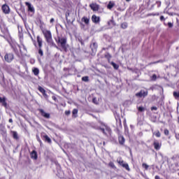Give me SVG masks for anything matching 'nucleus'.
Wrapping results in <instances>:
<instances>
[{
    "instance_id": "1",
    "label": "nucleus",
    "mask_w": 179,
    "mask_h": 179,
    "mask_svg": "<svg viewBox=\"0 0 179 179\" xmlns=\"http://www.w3.org/2000/svg\"><path fill=\"white\" fill-rule=\"evenodd\" d=\"M43 34L44 35V37L49 44H53L52 43V35L51 34V31H48L47 29L43 30Z\"/></svg>"
},
{
    "instance_id": "2",
    "label": "nucleus",
    "mask_w": 179,
    "mask_h": 179,
    "mask_svg": "<svg viewBox=\"0 0 179 179\" xmlns=\"http://www.w3.org/2000/svg\"><path fill=\"white\" fill-rule=\"evenodd\" d=\"M56 41L58 44H60L62 48H63V50H64V51H66V49L68 48V45H66V38L58 37L57 40H56Z\"/></svg>"
},
{
    "instance_id": "3",
    "label": "nucleus",
    "mask_w": 179,
    "mask_h": 179,
    "mask_svg": "<svg viewBox=\"0 0 179 179\" xmlns=\"http://www.w3.org/2000/svg\"><path fill=\"white\" fill-rule=\"evenodd\" d=\"M117 163H118V164H120V166H122V167H123L124 169H126L127 171H129L131 170L129 169V166L128 165V164L125 163L122 159V158L121 157L117 158Z\"/></svg>"
},
{
    "instance_id": "4",
    "label": "nucleus",
    "mask_w": 179,
    "mask_h": 179,
    "mask_svg": "<svg viewBox=\"0 0 179 179\" xmlns=\"http://www.w3.org/2000/svg\"><path fill=\"white\" fill-rule=\"evenodd\" d=\"M1 10L5 15H9L10 13V8L7 4H3L1 7Z\"/></svg>"
},
{
    "instance_id": "5",
    "label": "nucleus",
    "mask_w": 179,
    "mask_h": 179,
    "mask_svg": "<svg viewBox=\"0 0 179 179\" xmlns=\"http://www.w3.org/2000/svg\"><path fill=\"white\" fill-rule=\"evenodd\" d=\"M4 59L6 62H12L13 61V54L9 53L4 56Z\"/></svg>"
},
{
    "instance_id": "6",
    "label": "nucleus",
    "mask_w": 179,
    "mask_h": 179,
    "mask_svg": "<svg viewBox=\"0 0 179 179\" xmlns=\"http://www.w3.org/2000/svg\"><path fill=\"white\" fill-rule=\"evenodd\" d=\"M137 97H146L148 96V90H141L140 92L136 94Z\"/></svg>"
},
{
    "instance_id": "7",
    "label": "nucleus",
    "mask_w": 179,
    "mask_h": 179,
    "mask_svg": "<svg viewBox=\"0 0 179 179\" xmlns=\"http://www.w3.org/2000/svg\"><path fill=\"white\" fill-rule=\"evenodd\" d=\"M18 48H20V51L22 55H26V54H27V49L24 45H18Z\"/></svg>"
},
{
    "instance_id": "8",
    "label": "nucleus",
    "mask_w": 179,
    "mask_h": 179,
    "mask_svg": "<svg viewBox=\"0 0 179 179\" xmlns=\"http://www.w3.org/2000/svg\"><path fill=\"white\" fill-rule=\"evenodd\" d=\"M38 90L42 93L43 96L45 97V99H48V95L45 93V90L42 87H38Z\"/></svg>"
},
{
    "instance_id": "9",
    "label": "nucleus",
    "mask_w": 179,
    "mask_h": 179,
    "mask_svg": "<svg viewBox=\"0 0 179 179\" xmlns=\"http://www.w3.org/2000/svg\"><path fill=\"white\" fill-rule=\"evenodd\" d=\"M90 7L91 8V9L92 10H94V12H97V10H99V5H97L96 3H91L90 5Z\"/></svg>"
},
{
    "instance_id": "10",
    "label": "nucleus",
    "mask_w": 179,
    "mask_h": 179,
    "mask_svg": "<svg viewBox=\"0 0 179 179\" xmlns=\"http://www.w3.org/2000/svg\"><path fill=\"white\" fill-rule=\"evenodd\" d=\"M92 20L94 23H100V17L93 15L92 17Z\"/></svg>"
},
{
    "instance_id": "11",
    "label": "nucleus",
    "mask_w": 179,
    "mask_h": 179,
    "mask_svg": "<svg viewBox=\"0 0 179 179\" xmlns=\"http://www.w3.org/2000/svg\"><path fill=\"white\" fill-rule=\"evenodd\" d=\"M154 147L156 150H159L160 148H162V144L159 143L158 141H154Z\"/></svg>"
},
{
    "instance_id": "12",
    "label": "nucleus",
    "mask_w": 179,
    "mask_h": 179,
    "mask_svg": "<svg viewBox=\"0 0 179 179\" xmlns=\"http://www.w3.org/2000/svg\"><path fill=\"white\" fill-rule=\"evenodd\" d=\"M40 113H41V114L43 117H45V118H49L50 117V114L45 113L43 109L40 110Z\"/></svg>"
},
{
    "instance_id": "13",
    "label": "nucleus",
    "mask_w": 179,
    "mask_h": 179,
    "mask_svg": "<svg viewBox=\"0 0 179 179\" xmlns=\"http://www.w3.org/2000/svg\"><path fill=\"white\" fill-rule=\"evenodd\" d=\"M31 157L34 159V160H37V152H36V150H33L31 152Z\"/></svg>"
},
{
    "instance_id": "14",
    "label": "nucleus",
    "mask_w": 179,
    "mask_h": 179,
    "mask_svg": "<svg viewBox=\"0 0 179 179\" xmlns=\"http://www.w3.org/2000/svg\"><path fill=\"white\" fill-rule=\"evenodd\" d=\"M27 6H28V9L30 12H34V8L31 6V4L29 2H26Z\"/></svg>"
},
{
    "instance_id": "15",
    "label": "nucleus",
    "mask_w": 179,
    "mask_h": 179,
    "mask_svg": "<svg viewBox=\"0 0 179 179\" xmlns=\"http://www.w3.org/2000/svg\"><path fill=\"white\" fill-rule=\"evenodd\" d=\"M37 43L40 47V48H41L42 45H43V40L41 39V38H40V36H37Z\"/></svg>"
},
{
    "instance_id": "16",
    "label": "nucleus",
    "mask_w": 179,
    "mask_h": 179,
    "mask_svg": "<svg viewBox=\"0 0 179 179\" xmlns=\"http://www.w3.org/2000/svg\"><path fill=\"white\" fill-rule=\"evenodd\" d=\"M0 103H1L3 106L6 107V99H5V97H0Z\"/></svg>"
},
{
    "instance_id": "17",
    "label": "nucleus",
    "mask_w": 179,
    "mask_h": 179,
    "mask_svg": "<svg viewBox=\"0 0 179 179\" xmlns=\"http://www.w3.org/2000/svg\"><path fill=\"white\" fill-rule=\"evenodd\" d=\"M115 3L113 1H110L108 4V9H113Z\"/></svg>"
},
{
    "instance_id": "18",
    "label": "nucleus",
    "mask_w": 179,
    "mask_h": 179,
    "mask_svg": "<svg viewBox=\"0 0 179 179\" xmlns=\"http://www.w3.org/2000/svg\"><path fill=\"white\" fill-rule=\"evenodd\" d=\"M82 22H84L85 24H89L90 20L89 18L84 17L82 18Z\"/></svg>"
},
{
    "instance_id": "19",
    "label": "nucleus",
    "mask_w": 179,
    "mask_h": 179,
    "mask_svg": "<svg viewBox=\"0 0 179 179\" xmlns=\"http://www.w3.org/2000/svg\"><path fill=\"white\" fill-rule=\"evenodd\" d=\"M119 142H120V145H124V143L125 142V139L122 136H120Z\"/></svg>"
},
{
    "instance_id": "20",
    "label": "nucleus",
    "mask_w": 179,
    "mask_h": 179,
    "mask_svg": "<svg viewBox=\"0 0 179 179\" xmlns=\"http://www.w3.org/2000/svg\"><path fill=\"white\" fill-rule=\"evenodd\" d=\"M33 72H34V74L35 75V76H37V75H38V73H40V71H39L38 69H37V68L34 69Z\"/></svg>"
},
{
    "instance_id": "21",
    "label": "nucleus",
    "mask_w": 179,
    "mask_h": 179,
    "mask_svg": "<svg viewBox=\"0 0 179 179\" xmlns=\"http://www.w3.org/2000/svg\"><path fill=\"white\" fill-rule=\"evenodd\" d=\"M153 135H155V136H157V138H160V136H162V134H160V131H159L153 132Z\"/></svg>"
},
{
    "instance_id": "22",
    "label": "nucleus",
    "mask_w": 179,
    "mask_h": 179,
    "mask_svg": "<svg viewBox=\"0 0 179 179\" xmlns=\"http://www.w3.org/2000/svg\"><path fill=\"white\" fill-rule=\"evenodd\" d=\"M43 138H44V139H45L47 142H48V143H51V138H50V137H48V136L45 135V136H43Z\"/></svg>"
},
{
    "instance_id": "23",
    "label": "nucleus",
    "mask_w": 179,
    "mask_h": 179,
    "mask_svg": "<svg viewBox=\"0 0 179 179\" xmlns=\"http://www.w3.org/2000/svg\"><path fill=\"white\" fill-rule=\"evenodd\" d=\"M111 65L113 66L114 69H118L119 68V66L117 64L114 63V62H111Z\"/></svg>"
},
{
    "instance_id": "24",
    "label": "nucleus",
    "mask_w": 179,
    "mask_h": 179,
    "mask_svg": "<svg viewBox=\"0 0 179 179\" xmlns=\"http://www.w3.org/2000/svg\"><path fill=\"white\" fill-rule=\"evenodd\" d=\"M121 27L122 29H127V27H128V24L127 22L122 23Z\"/></svg>"
},
{
    "instance_id": "25",
    "label": "nucleus",
    "mask_w": 179,
    "mask_h": 179,
    "mask_svg": "<svg viewBox=\"0 0 179 179\" xmlns=\"http://www.w3.org/2000/svg\"><path fill=\"white\" fill-rule=\"evenodd\" d=\"M13 136L14 139H17L18 138V137H17V132L13 131Z\"/></svg>"
},
{
    "instance_id": "26",
    "label": "nucleus",
    "mask_w": 179,
    "mask_h": 179,
    "mask_svg": "<svg viewBox=\"0 0 179 179\" xmlns=\"http://www.w3.org/2000/svg\"><path fill=\"white\" fill-rule=\"evenodd\" d=\"M138 111H140L141 113L145 111V108L143 106H140L138 108Z\"/></svg>"
},
{
    "instance_id": "27",
    "label": "nucleus",
    "mask_w": 179,
    "mask_h": 179,
    "mask_svg": "<svg viewBox=\"0 0 179 179\" xmlns=\"http://www.w3.org/2000/svg\"><path fill=\"white\" fill-rule=\"evenodd\" d=\"M76 114H78V109L73 110V116L76 117Z\"/></svg>"
},
{
    "instance_id": "28",
    "label": "nucleus",
    "mask_w": 179,
    "mask_h": 179,
    "mask_svg": "<svg viewBox=\"0 0 179 179\" xmlns=\"http://www.w3.org/2000/svg\"><path fill=\"white\" fill-rule=\"evenodd\" d=\"M82 80H83L84 82H87L89 80V77L84 76L82 78Z\"/></svg>"
},
{
    "instance_id": "29",
    "label": "nucleus",
    "mask_w": 179,
    "mask_h": 179,
    "mask_svg": "<svg viewBox=\"0 0 179 179\" xmlns=\"http://www.w3.org/2000/svg\"><path fill=\"white\" fill-rule=\"evenodd\" d=\"M109 166H110V167H111L112 169H115V165L113 162H110V163H109Z\"/></svg>"
},
{
    "instance_id": "30",
    "label": "nucleus",
    "mask_w": 179,
    "mask_h": 179,
    "mask_svg": "<svg viewBox=\"0 0 179 179\" xmlns=\"http://www.w3.org/2000/svg\"><path fill=\"white\" fill-rule=\"evenodd\" d=\"M143 167L145 169V170H148V169H149V165L146 164H143Z\"/></svg>"
},
{
    "instance_id": "31",
    "label": "nucleus",
    "mask_w": 179,
    "mask_h": 179,
    "mask_svg": "<svg viewBox=\"0 0 179 179\" xmlns=\"http://www.w3.org/2000/svg\"><path fill=\"white\" fill-rule=\"evenodd\" d=\"M173 96H174V97H179V92H173Z\"/></svg>"
},
{
    "instance_id": "32",
    "label": "nucleus",
    "mask_w": 179,
    "mask_h": 179,
    "mask_svg": "<svg viewBox=\"0 0 179 179\" xmlns=\"http://www.w3.org/2000/svg\"><path fill=\"white\" fill-rule=\"evenodd\" d=\"M3 129H5V126L3 124H0V130L3 131Z\"/></svg>"
},
{
    "instance_id": "33",
    "label": "nucleus",
    "mask_w": 179,
    "mask_h": 179,
    "mask_svg": "<svg viewBox=\"0 0 179 179\" xmlns=\"http://www.w3.org/2000/svg\"><path fill=\"white\" fill-rule=\"evenodd\" d=\"M164 135H169V130L167 129H164Z\"/></svg>"
},
{
    "instance_id": "34",
    "label": "nucleus",
    "mask_w": 179,
    "mask_h": 179,
    "mask_svg": "<svg viewBox=\"0 0 179 179\" xmlns=\"http://www.w3.org/2000/svg\"><path fill=\"white\" fill-rule=\"evenodd\" d=\"M108 26H110V24H114V21L110 20V21L108 22Z\"/></svg>"
},
{
    "instance_id": "35",
    "label": "nucleus",
    "mask_w": 179,
    "mask_h": 179,
    "mask_svg": "<svg viewBox=\"0 0 179 179\" xmlns=\"http://www.w3.org/2000/svg\"><path fill=\"white\" fill-rule=\"evenodd\" d=\"M38 54H39L41 57H43V50H42L41 49H39V50H38Z\"/></svg>"
},
{
    "instance_id": "36",
    "label": "nucleus",
    "mask_w": 179,
    "mask_h": 179,
    "mask_svg": "<svg viewBox=\"0 0 179 179\" xmlns=\"http://www.w3.org/2000/svg\"><path fill=\"white\" fill-rule=\"evenodd\" d=\"M151 110H152V111H153V110H154L155 111H156V110H157V107L153 106V107L151 108Z\"/></svg>"
},
{
    "instance_id": "37",
    "label": "nucleus",
    "mask_w": 179,
    "mask_h": 179,
    "mask_svg": "<svg viewBox=\"0 0 179 179\" xmlns=\"http://www.w3.org/2000/svg\"><path fill=\"white\" fill-rule=\"evenodd\" d=\"M65 114H66V115H69V114H71V111H69V110H66V111H65Z\"/></svg>"
},
{
    "instance_id": "38",
    "label": "nucleus",
    "mask_w": 179,
    "mask_h": 179,
    "mask_svg": "<svg viewBox=\"0 0 179 179\" xmlns=\"http://www.w3.org/2000/svg\"><path fill=\"white\" fill-rule=\"evenodd\" d=\"M157 78V76H156V74H154L153 76H152V79L154 80H156V78Z\"/></svg>"
},
{
    "instance_id": "39",
    "label": "nucleus",
    "mask_w": 179,
    "mask_h": 179,
    "mask_svg": "<svg viewBox=\"0 0 179 179\" xmlns=\"http://www.w3.org/2000/svg\"><path fill=\"white\" fill-rule=\"evenodd\" d=\"M168 26H169V27H173V23L169 22Z\"/></svg>"
},
{
    "instance_id": "40",
    "label": "nucleus",
    "mask_w": 179,
    "mask_h": 179,
    "mask_svg": "<svg viewBox=\"0 0 179 179\" xmlns=\"http://www.w3.org/2000/svg\"><path fill=\"white\" fill-rule=\"evenodd\" d=\"M160 20H164V16H163V15L161 16V17H160Z\"/></svg>"
},
{
    "instance_id": "41",
    "label": "nucleus",
    "mask_w": 179,
    "mask_h": 179,
    "mask_svg": "<svg viewBox=\"0 0 179 179\" xmlns=\"http://www.w3.org/2000/svg\"><path fill=\"white\" fill-rule=\"evenodd\" d=\"M101 131L103 132V134H106V130L104 129H101Z\"/></svg>"
},
{
    "instance_id": "42",
    "label": "nucleus",
    "mask_w": 179,
    "mask_h": 179,
    "mask_svg": "<svg viewBox=\"0 0 179 179\" xmlns=\"http://www.w3.org/2000/svg\"><path fill=\"white\" fill-rule=\"evenodd\" d=\"M50 23H54V18L50 19Z\"/></svg>"
},
{
    "instance_id": "43",
    "label": "nucleus",
    "mask_w": 179,
    "mask_h": 179,
    "mask_svg": "<svg viewBox=\"0 0 179 179\" xmlns=\"http://www.w3.org/2000/svg\"><path fill=\"white\" fill-rule=\"evenodd\" d=\"M52 100H55V101L57 100V98L55 96H52Z\"/></svg>"
},
{
    "instance_id": "44",
    "label": "nucleus",
    "mask_w": 179,
    "mask_h": 179,
    "mask_svg": "<svg viewBox=\"0 0 179 179\" xmlns=\"http://www.w3.org/2000/svg\"><path fill=\"white\" fill-rule=\"evenodd\" d=\"M152 16H156V15H157V16H159V13H157V14H151Z\"/></svg>"
},
{
    "instance_id": "45",
    "label": "nucleus",
    "mask_w": 179,
    "mask_h": 179,
    "mask_svg": "<svg viewBox=\"0 0 179 179\" xmlns=\"http://www.w3.org/2000/svg\"><path fill=\"white\" fill-rule=\"evenodd\" d=\"M8 122H13V120L12 119H9Z\"/></svg>"
},
{
    "instance_id": "46",
    "label": "nucleus",
    "mask_w": 179,
    "mask_h": 179,
    "mask_svg": "<svg viewBox=\"0 0 179 179\" xmlns=\"http://www.w3.org/2000/svg\"><path fill=\"white\" fill-rule=\"evenodd\" d=\"M106 131H108V132H110V128L106 127Z\"/></svg>"
},
{
    "instance_id": "47",
    "label": "nucleus",
    "mask_w": 179,
    "mask_h": 179,
    "mask_svg": "<svg viewBox=\"0 0 179 179\" xmlns=\"http://www.w3.org/2000/svg\"><path fill=\"white\" fill-rule=\"evenodd\" d=\"M155 179H160V177H159L158 176H156Z\"/></svg>"
},
{
    "instance_id": "48",
    "label": "nucleus",
    "mask_w": 179,
    "mask_h": 179,
    "mask_svg": "<svg viewBox=\"0 0 179 179\" xmlns=\"http://www.w3.org/2000/svg\"><path fill=\"white\" fill-rule=\"evenodd\" d=\"M92 101H93V103H96V99L95 98H94Z\"/></svg>"
},
{
    "instance_id": "49",
    "label": "nucleus",
    "mask_w": 179,
    "mask_h": 179,
    "mask_svg": "<svg viewBox=\"0 0 179 179\" xmlns=\"http://www.w3.org/2000/svg\"><path fill=\"white\" fill-rule=\"evenodd\" d=\"M129 1H131V0H126L127 2H129Z\"/></svg>"
},
{
    "instance_id": "50",
    "label": "nucleus",
    "mask_w": 179,
    "mask_h": 179,
    "mask_svg": "<svg viewBox=\"0 0 179 179\" xmlns=\"http://www.w3.org/2000/svg\"><path fill=\"white\" fill-rule=\"evenodd\" d=\"M39 142H41V140H38Z\"/></svg>"
},
{
    "instance_id": "51",
    "label": "nucleus",
    "mask_w": 179,
    "mask_h": 179,
    "mask_svg": "<svg viewBox=\"0 0 179 179\" xmlns=\"http://www.w3.org/2000/svg\"><path fill=\"white\" fill-rule=\"evenodd\" d=\"M0 120H1V115H0Z\"/></svg>"
},
{
    "instance_id": "52",
    "label": "nucleus",
    "mask_w": 179,
    "mask_h": 179,
    "mask_svg": "<svg viewBox=\"0 0 179 179\" xmlns=\"http://www.w3.org/2000/svg\"><path fill=\"white\" fill-rule=\"evenodd\" d=\"M178 136H179V134H178Z\"/></svg>"
}]
</instances>
